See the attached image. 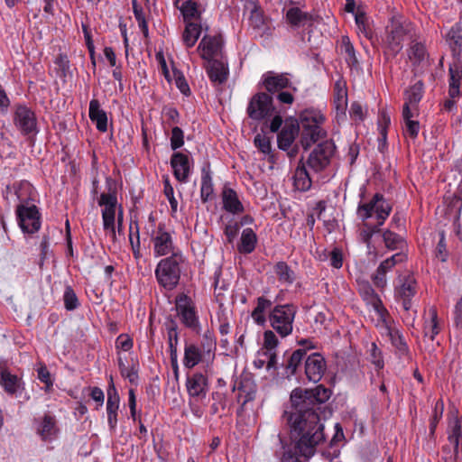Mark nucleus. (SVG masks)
Returning a JSON list of instances; mask_svg holds the SVG:
<instances>
[{
    "label": "nucleus",
    "instance_id": "nucleus-1",
    "mask_svg": "<svg viewBox=\"0 0 462 462\" xmlns=\"http://www.w3.org/2000/svg\"><path fill=\"white\" fill-rule=\"evenodd\" d=\"M282 419L290 428V441L278 435L281 450L275 452L276 456L281 462H302L300 457L310 459L326 439L319 412L290 407L284 411Z\"/></svg>",
    "mask_w": 462,
    "mask_h": 462
},
{
    "label": "nucleus",
    "instance_id": "nucleus-2",
    "mask_svg": "<svg viewBox=\"0 0 462 462\" xmlns=\"http://www.w3.org/2000/svg\"><path fill=\"white\" fill-rule=\"evenodd\" d=\"M416 38L414 25L403 17H392L386 28L385 47L387 51L395 56L398 54L405 41L413 42Z\"/></svg>",
    "mask_w": 462,
    "mask_h": 462
},
{
    "label": "nucleus",
    "instance_id": "nucleus-3",
    "mask_svg": "<svg viewBox=\"0 0 462 462\" xmlns=\"http://www.w3.org/2000/svg\"><path fill=\"white\" fill-rule=\"evenodd\" d=\"M331 395V391L322 384L314 389L296 388L291 393V407L300 411L319 410V405L325 403Z\"/></svg>",
    "mask_w": 462,
    "mask_h": 462
},
{
    "label": "nucleus",
    "instance_id": "nucleus-4",
    "mask_svg": "<svg viewBox=\"0 0 462 462\" xmlns=\"http://www.w3.org/2000/svg\"><path fill=\"white\" fill-rule=\"evenodd\" d=\"M182 256L172 254L171 256L162 259L156 266L155 277L158 283L167 291H172L177 287L180 279V267Z\"/></svg>",
    "mask_w": 462,
    "mask_h": 462
},
{
    "label": "nucleus",
    "instance_id": "nucleus-5",
    "mask_svg": "<svg viewBox=\"0 0 462 462\" xmlns=\"http://www.w3.org/2000/svg\"><path fill=\"white\" fill-rule=\"evenodd\" d=\"M265 127L272 133H278V147L281 150L287 151L293 143L296 136L299 135L300 124L294 117H287L284 122L282 117H273L270 124L265 122Z\"/></svg>",
    "mask_w": 462,
    "mask_h": 462
},
{
    "label": "nucleus",
    "instance_id": "nucleus-6",
    "mask_svg": "<svg viewBox=\"0 0 462 462\" xmlns=\"http://www.w3.org/2000/svg\"><path fill=\"white\" fill-rule=\"evenodd\" d=\"M392 211L391 204L380 193L374 195L367 203H360L357 208V216L362 221L368 220L375 214L378 226L383 225Z\"/></svg>",
    "mask_w": 462,
    "mask_h": 462
},
{
    "label": "nucleus",
    "instance_id": "nucleus-7",
    "mask_svg": "<svg viewBox=\"0 0 462 462\" xmlns=\"http://www.w3.org/2000/svg\"><path fill=\"white\" fill-rule=\"evenodd\" d=\"M296 307L292 304L276 305L269 315L272 328L282 337L291 334Z\"/></svg>",
    "mask_w": 462,
    "mask_h": 462
},
{
    "label": "nucleus",
    "instance_id": "nucleus-8",
    "mask_svg": "<svg viewBox=\"0 0 462 462\" xmlns=\"http://www.w3.org/2000/svg\"><path fill=\"white\" fill-rule=\"evenodd\" d=\"M323 119L324 117H300V143L305 151L327 136V132L319 125Z\"/></svg>",
    "mask_w": 462,
    "mask_h": 462
},
{
    "label": "nucleus",
    "instance_id": "nucleus-9",
    "mask_svg": "<svg viewBox=\"0 0 462 462\" xmlns=\"http://www.w3.org/2000/svg\"><path fill=\"white\" fill-rule=\"evenodd\" d=\"M335 149L336 146L332 140L321 141L309 154L305 163L313 171L320 172L329 165Z\"/></svg>",
    "mask_w": 462,
    "mask_h": 462
},
{
    "label": "nucleus",
    "instance_id": "nucleus-10",
    "mask_svg": "<svg viewBox=\"0 0 462 462\" xmlns=\"http://www.w3.org/2000/svg\"><path fill=\"white\" fill-rule=\"evenodd\" d=\"M16 215L18 224L24 233L33 234L40 229L41 215L35 205L19 204Z\"/></svg>",
    "mask_w": 462,
    "mask_h": 462
},
{
    "label": "nucleus",
    "instance_id": "nucleus-11",
    "mask_svg": "<svg viewBox=\"0 0 462 462\" xmlns=\"http://www.w3.org/2000/svg\"><path fill=\"white\" fill-rule=\"evenodd\" d=\"M175 307L181 322L187 328L198 330L199 327V318L192 300L185 293H180L176 296Z\"/></svg>",
    "mask_w": 462,
    "mask_h": 462
},
{
    "label": "nucleus",
    "instance_id": "nucleus-12",
    "mask_svg": "<svg viewBox=\"0 0 462 462\" xmlns=\"http://www.w3.org/2000/svg\"><path fill=\"white\" fill-rule=\"evenodd\" d=\"M0 385L8 395L23 397L24 401L30 399V395L25 393V383L22 378L4 366H0Z\"/></svg>",
    "mask_w": 462,
    "mask_h": 462
},
{
    "label": "nucleus",
    "instance_id": "nucleus-13",
    "mask_svg": "<svg viewBox=\"0 0 462 462\" xmlns=\"http://www.w3.org/2000/svg\"><path fill=\"white\" fill-rule=\"evenodd\" d=\"M417 293V282L413 275L400 278L399 284L394 289L395 299L402 303V308L408 311L412 307V299Z\"/></svg>",
    "mask_w": 462,
    "mask_h": 462
},
{
    "label": "nucleus",
    "instance_id": "nucleus-14",
    "mask_svg": "<svg viewBox=\"0 0 462 462\" xmlns=\"http://www.w3.org/2000/svg\"><path fill=\"white\" fill-rule=\"evenodd\" d=\"M248 116H280V112L275 110L273 104V98L266 93H257L250 100L247 107Z\"/></svg>",
    "mask_w": 462,
    "mask_h": 462
},
{
    "label": "nucleus",
    "instance_id": "nucleus-15",
    "mask_svg": "<svg viewBox=\"0 0 462 462\" xmlns=\"http://www.w3.org/2000/svg\"><path fill=\"white\" fill-rule=\"evenodd\" d=\"M154 253L157 256L166 255L173 253V241L171 235L166 231L165 224L160 223L157 230L152 237Z\"/></svg>",
    "mask_w": 462,
    "mask_h": 462
},
{
    "label": "nucleus",
    "instance_id": "nucleus-16",
    "mask_svg": "<svg viewBox=\"0 0 462 462\" xmlns=\"http://www.w3.org/2000/svg\"><path fill=\"white\" fill-rule=\"evenodd\" d=\"M223 39L221 35H205L198 47L201 51V57L208 61L216 60L217 56L222 57Z\"/></svg>",
    "mask_w": 462,
    "mask_h": 462
},
{
    "label": "nucleus",
    "instance_id": "nucleus-17",
    "mask_svg": "<svg viewBox=\"0 0 462 462\" xmlns=\"http://www.w3.org/2000/svg\"><path fill=\"white\" fill-rule=\"evenodd\" d=\"M325 358L319 353L310 355L305 360V374L309 381L318 383L326 371Z\"/></svg>",
    "mask_w": 462,
    "mask_h": 462
},
{
    "label": "nucleus",
    "instance_id": "nucleus-18",
    "mask_svg": "<svg viewBox=\"0 0 462 462\" xmlns=\"http://www.w3.org/2000/svg\"><path fill=\"white\" fill-rule=\"evenodd\" d=\"M116 204L117 199L116 194L102 193L100 195L98 205L104 208L102 209L104 229L112 227L113 224H115Z\"/></svg>",
    "mask_w": 462,
    "mask_h": 462
},
{
    "label": "nucleus",
    "instance_id": "nucleus-19",
    "mask_svg": "<svg viewBox=\"0 0 462 462\" xmlns=\"http://www.w3.org/2000/svg\"><path fill=\"white\" fill-rule=\"evenodd\" d=\"M175 178L180 182H187L189 176V160L188 155L182 152H174L171 159Z\"/></svg>",
    "mask_w": 462,
    "mask_h": 462
},
{
    "label": "nucleus",
    "instance_id": "nucleus-20",
    "mask_svg": "<svg viewBox=\"0 0 462 462\" xmlns=\"http://www.w3.org/2000/svg\"><path fill=\"white\" fill-rule=\"evenodd\" d=\"M119 395L115 385L112 383L107 389L106 412L107 422L110 430L114 431L117 424V411L119 408Z\"/></svg>",
    "mask_w": 462,
    "mask_h": 462
},
{
    "label": "nucleus",
    "instance_id": "nucleus-21",
    "mask_svg": "<svg viewBox=\"0 0 462 462\" xmlns=\"http://www.w3.org/2000/svg\"><path fill=\"white\" fill-rule=\"evenodd\" d=\"M187 391L192 397H205L208 392V378L202 373H195L187 378Z\"/></svg>",
    "mask_w": 462,
    "mask_h": 462
},
{
    "label": "nucleus",
    "instance_id": "nucleus-22",
    "mask_svg": "<svg viewBox=\"0 0 462 462\" xmlns=\"http://www.w3.org/2000/svg\"><path fill=\"white\" fill-rule=\"evenodd\" d=\"M223 208L232 214H240L245 211V208L240 201L238 195L233 189L225 186L222 190Z\"/></svg>",
    "mask_w": 462,
    "mask_h": 462
},
{
    "label": "nucleus",
    "instance_id": "nucleus-23",
    "mask_svg": "<svg viewBox=\"0 0 462 462\" xmlns=\"http://www.w3.org/2000/svg\"><path fill=\"white\" fill-rule=\"evenodd\" d=\"M305 356L306 349H296L291 354H288V352L284 354V358L281 365L284 368L287 377L296 374L297 368L301 364Z\"/></svg>",
    "mask_w": 462,
    "mask_h": 462
},
{
    "label": "nucleus",
    "instance_id": "nucleus-24",
    "mask_svg": "<svg viewBox=\"0 0 462 462\" xmlns=\"http://www.w3.org/2000/svg\"><path fill=\"white\" fill-rule=\"evenodd\" d=\"M423 85L420 81L411 86L405 93V103L402 106V116H412L411 107H414L422 97Z\"/></svg>",
    "mask_w": 462,
    "mask_h": 462
},
{
    "label": "nucleus",
    "instance_id": "nucleus-25",
    "mask_svg": "<svg viewBox=\"0 0 462 462\" xmlns=\"http://www.w3.org/2000/svg\"><path fill=\"white\" fill-rule=\"evenodd\" d=\"M207 72L214 83H224L228 75V68L226 62L218 60H212L208 61Z\"/></svg>",
    "mask_w": 462,
    "mask_h": 462
},
{
    "label": "nucleus",
    "instance_id": "nucleus-26",
    "mask_svg": "<svg viewBox=\"0 0 462 462\" xmlns=\"http://www.w3.org/2000/svg\"><path fill=\"white\" fill-rule=\"evenodd\" d=\"M306 165L307 164L303 162V158H301L293 175L294 187L300 191L309 190L312 183L311 177L306 169Z\"/></svg>",
    "mask_w": 462,
    "mask_h": 462
},
{
    "label": "nucleus",
    "instance_id": "nucleus-27",
    "mask_svg": "<svg viewBox=\"0 0 462 462\" xmlns=\"http://www.w3.org/2000/svg\"><path fill=\"white\" fill-rule=\"evenodd\" d=\"M334 107L337 116H345L347 107V89L346 83L337 80L334 88Z\"/></svg>",
    "mask_w": 462,
    "mask_h": 462
},
{
    "label": "nucleus",
    "instance_id": "nucleus-28",
    "mask_svg": "<svg viewBox=\"0 0 462 462\" xmlns=\"http://www.w3.org/2000/svg\"><path fill=\"white\" fill-rule=\"evenodd\" d=\"M59 429L56 426V420L53 416L45 414L40 426L37 428V433L43 441L54 439L58 434Z\"/></svg>",
    "mask_w": 462,
    "mask_h": 462
},
{
    "label": "nucleus",
    "instance_id": "nucleus-29",
    "mask_svg": "<svg viewBox=\"0 0 462 462\" xmlns=\"http://www.w3.org/2000/svg\"><path fill=\"white\" fill-rule=\"evenodd\" d=\"M446 42L448 44L454 56L462 55V28L455 24L446 35Z\"/></svg>",
    "mask_w": 462,
    "mask_h": 462
},
{
    "label": "nucleus",
    "instance_id": "nucleus-30",
    "mask_svg": "<svg viewBox=\"0 0 462 462\" xmlns=\"http://www.w3.org/2000/svg\"><path fill=\"white\" fill-rule=\"evenodd\" d=\"M289 83V79L285 75L274 74L273 72H268L263 80L264 88L271 93H274L287 88Z\"/></svg>",
    "mask_w": 462,
    "mask_h": 462
},
{
    "label": "nucleus",
    "instance_id": "nucleus-31",
    "mask_svg": "<svg viewBox=\"0 0 462 462\" xmlns=\"http://www.w3.org/2000/svg\"><path fill=\"white\" fill-rule=\"evenodd\" d=\"M257 236L252 228H245L242 232L240 244L237 246L241 254H251L256 246Z\"/></svg>",
    "mask_w": 462,
    "mask_h": 462
},
{
    "label": "nucleus",
    "instance_id": "nucleus-32",
    "mask_svg": "<svg viewBox=\"0 0 462 462\" xmlns=\"http://www.w3.org/2000/svg\"><path fill=\"white\" fill-rule=\"evenodd\" d=\"M184 22H199L201 11L199 5L195 0H185L180 7Z\"/></svg>",
    "mask_w": 462,
    "mask_h": 462
},
{
    "label": "nucleus",
    "instance_id": "nucleus-33",
    "mask_svg": "<svg viewBox=\"0 0 462 462\" xmlns=\"http://www.w3.org/2000/svg\"><path fill=\"white\" fill-rule=\"evenodd\" d=\"M202 25L200 23L188 22L186 23L185 30L183 32L182 39L185 45L190 48L195 45L200 36Z\"/></svg>",
    "mask_w": 462,
    "mask_h": 462
},
{
    "label": "nucleus",
    "instance_id": "nucleus-34",
    "mask_svg": "<svg viewBox=\"0 0 462 462\" xmlns=\"http://www.w3.org/2000/svg\"><path fill=\"white\" fill-rule=\"evenodd\" d=\"M274 273L278 281L282 284H292L296 280L294 271L283 261H280L274 265Z\"/></svg>",
    "mask_w": 462,
    "mask_h": 462
},
{
    "label": "nucleus",
    "instance_id": "nucleus-35",
    "mask_svg": "<svg viewBox=\"0 0 462 462\" xmlns=\"http://www.w3.org/2000/svg\"><path fill=\"white\" fill-rule=\"evenodd\" d=\"M286 19L292 27H300L311 21V15L299 7H291L286 13Z\"/></svg>",
    "mask_w": 462,
    "mask_h": 462
},
{
    "label": "nucleus",
    "instance_id": "nucleus-36",
    "mask_svg": "<svg viewBox=\"0 0 462 462\" xmlns=\"http://www.w3.org/2000/svg\"><path fill=\"white\" fill-rule=\"evenodd\" d=\"M340 51L341 53L345 55V60L348 66L353 68H357L359 66L355 48L347 36L342 37Z\"/></svg>",
    "mask_w": 462,
    "mask_h": 462
},
{
    "label": "nucleus",
    "instance_id": "nucleus-37",
    "mask_svg": "<svg viewBox=\"0 0 462 462\" xmlns=\"http://www.w3.org/2000/svg\"><path fill=\"white\" fill-rule=\"evenodd\" d=\"M450 81L448 95L454 99L460 95L459 86L462 79V66H456L449 68Z\"/></svg>",
    "mask_w": 462,
    "mask_h": 462
},
{
    "label": "nucleus",
    "instance_id": "nucleus-38",
    "mask_svg": "<svg viewBox=\"0 0 462 462\" xmlns=\"http://www.w3.org/2000/svg\"><path fill=\"white\" fill-rule=\"evenodd\" d=\"M201 361V352L199 348L193 345H186L184 351L183 364L187 368H192Z\"/></svg>",
    "mask_w": 462,
    "mask_h": 462
},
{
    "label": "nucleus",
    "instance_id": "nucleus-39",
    "mask_svg": "<svg viewBox=\"0 0 462 462\" xmlns=\"http://www.w3.org/2000/svg\"><path fill=\"white\" fill-rule=\"evenodd\" d=\"M394 266L386 259L383 261L378 266L375 273L372 276L374 285L378 288L383 289L386 286V273L390 272Z\"/></svg>",
    "mask_w": 462,
    "mask_h": 462
},
{
    "label": "nucleus",
    "instance_id": "nucleus-40",
    "mask_svg": "<svg viewBox=\"0 0 462 462\" xmlns=\"http://www.w3.org/2000/svg\"><path fill=\"white\" fill-rule=\"evenodd\" d=\"M213 191L214 188L210 171L208 170H206V168H203L200 188V198L203 203H206L209 200L210 196L213 194Z\"/></svg>",
    "mask_w": 462,
    "mask_h": 462
},
{
    "label": "nucleus",
    "instance_id": "nucleus-41",
    "mask_svg": "<svg viewBox=\"0 0 462 462\" xmlns=\"http://www.w3.org/2000/svg\"><path fill=\"white\" fill-rule=\"evenodd\" d=\"M15 126L23 134H36L38 132L36 117H14Z\"/></svg>",
    "mask_w": 462,
    "mask_h": 462
},
{
    "label": "nucleus",
    "instance_id": "nucleus-42",
    "mask_svg": "<svg viewBox=\"0 0 462 462\" xmlns=\"http://www.w3.org/2000/svg\"><path fill=\"white\" fill-rule=\"evenodd\" d=\"M383 239L385 246L390 250L402 249L405 246L404 239L391 230H385L383 233Z\"/></svg>",
    "mask_w": 462,
    "mask_h": 462
},
{
    "label": "nucleus",
    "instance_id": "nucleus-43",
    "mask_svg": "<svg viewBox=\"0 0 462 462\" xmlns=\"http://www.w3.org/2000/svg\"><path fill=\"white\" fill-rule=\"evenodd\" d=\"M168 330V340H169V348H170V356L171 359H175L174 357L177 355V345H178V332H177V324L174 320H171L167 325Z\"/></svg>",
    "mask_w": 462,
    "mask_h": 462
},
{
    "label": "nucleus",
    "instance_id": "nucleus-44",
    "mask_svg": "<svg viewBox=\"0 0 462 462\" xmlns=\"http://www.w3.org/2000/svg\"><path fill=\"white\" fill-rule=\"evenodd\" d=\"M364 294L379 315L383 316L386 312V309L383 307L381 299L371 286L367 285L364 289Z\"/></svg>",
    "mask_w": 462,
    "mask_h": 462
},
{
    "label": "nucleus",
    "instance_id": "nucleus-45",
    "mask_svg": "<svg viewBox=\"0 0 462 462\" xmlns=\"http://www.w3.org/2000/svg\"><path fill=\"white\" fill-rule=\"evenodd\" d=\"M250 382H240L237 385L239 391L237 399L240 402L242 399V406H245L246 402H251L255 397V390L250 385Z\"/></svg>",
    "mask_w": 462,
    "mask_h": 462
},
{
    "label": "nucleus",
    "instance_id": "nucleus-46",
    "mask_svg": "<svg viewBox=\"0 0 462 462\" xmlns=\"http://www.w3.org/2000/svg\"><path fill=\"white\" fill-rule=\"evenodd\" d=\"M265 123L262 127L263 134H257L254 137V143L259 149V151L264 154H269L272 151L271 140L265 135L266 130Z\"/></svg>",
    "mask_w": 462,
    "mask_h": 462
},
{
    "label": "nucleus",
    "instance_id": "nucleus-47",
    "mask_svg": "<svg viewBox=\"0 0 462 462\" xmlns=\"http://www.w3.org/2000/svg\"><path fill=\"white\" fill-rule=\"evenodd\" d=\"M408 55L409 59L414 64L419 65L425 60L427 57V52L423 44H421L420 42H415L411 46Z\"/></svg>",
    "mask_w": 462,
    "mask_h": 462
},
{
    "label": "nucleus",
    "instance_id": "nucleus-48",
    "mask_svg": "<svg viewBox=\"0 0 462 462\" xmlns=\"http://www.w3.org/2000/svg\"><path fill=\"white\" fill-rule=\"evenodd\" d=\"M363 228L360 231V239L363 243L366 244L367 247H370V241L372 236L380 232V226L376 223L375 225H372L367 222V220L363 221Z\"/></svg>",
    "mask_w": 462,
    "mask_h": 462
},
{
    "label": "nucleus",
    "instance_id": "nucleus-49",
    "mask_svg": "<svg viewBox=\"0 0 462 462\" xmlns=\"http://www.w3.org/2000/svg\"><path fill=\"white\" fill-rule=\"evenodd\" d=\"M163 186H164L163 193L169 200V203L171 205V214L173 215L174 213L177 212L178 201L174 197L173 187L171 186L168 176H165L163 178Z\"/></svg>",
    "mask_w": 462,
    "mask_h": 462
},
{
    "label": "nucleus",
    "instance_id": "nucleus-50",
    "mask_svg": "<svg viewBox=\"0 0 462 462\" xmlns=\"http://www.w3.org/2000/svg\"><path fill=\"white\" fill-rule=\"evenodd\" d=\"M430 316V324L429 328H425V336L429 337L431 341L435 339L436 335L439 332V328L438 324V314L435 308H431L429 310Z\"/></svg>",
    "mask_w": 462,
    "mask_h": 462
},
{
    "label": "nucleus",
    "instance_id": "nucleus-51",
    "mask_svg": "<svg viewBox=\"0 0 462 462\" xmlns=\"http://www.w3.org/2000/svg\"><path fill=\"white\" fill-rule=\"evenodd\" d=\"M63 301L67 310H73L79 307L78 297L71 286H66Z\"/></svg>",
    "mask_w": 462,
    "mask_h": 462
},
{
    "label": "nucleus",
    "instance_id": "nucleus-52",
    "mask_svg": "<svg viewBox=\"0 0 462 462\" xmlns=\"http://www.w3.org/2000/svg\"><path fill=\"white\" fill-rule=\"evenodd\" d=\"M355 20L358 31L362 32L365 38L371 39L373 33L369 25L366 23V16L365 13L358 11L355 15Z\"/></svg>",
    "mask_w": 462,
    "mask_h": 462
},
{
    "label": "nucleus",
    "instance_id": "nucleus-53",
    "mask_svg": "<svg viewBox=\"0 0 462 462\" xmlns=\"http://www.w3.org/2000/svg\"><path fill=\"white\" fill-rule=\"evenodd\" d=\"M403 132L411 138H416L420 131V123L417 120H411V117H404L403 119Z\"/></svg>",
    "mask_w": 462,
    "mask_h": 462
},
{
    "label": "nucleus",
    "instance_id": "nucleus-54",
    "mask_svg": "<svg viewBox=\"0 0 462 462\" xmlns=\"http://www.w3.org/2000/svg\"><path fill=\"white\" fill-rule=\"evenodd\" d=\"M279 344V340L272 330H266L263 333V348L261 351H274Z\"/></svg>",
    "mask_w": 462,
    "mask_h": 462
},
{
    "label": "nucleus",
    "instance_id": "nucleus-55",
    "mask_svg": "<svg viewBox=\"0 0 462 462\" xmlns=\"http://www.w3.org/2000/svg\"><path fill=\"white\" fill-rule=\"evenodd\" d=\"M57 73L60 78H65L69 69V61L65 54H59L54 61Z\"/></svg>",
    "mask_w": 462,
    "mask_h": 462
},
{
    "label": "nucleus",
    "instance_id": "nucleus-56",
    "mask_svg": "<svg viewBox=\"0 0 462 462\" xmlns=\"http://www.w3.org/2000/svg\"><path fill=\"white\" fill-rule=\"evenodd\" d=\"M129 239L134 250V254L135 256H137L139 253V247H140V242H139V227L138 223L131 222L130 224V235Z\"/></svg>",
    "mask_w": 462,
    "mask_h": 462
},
{
    "label": "nucleus",
    "instance_id": "nucleus-57",
    "mask_svg": "<svg viewBox=\"0 0 462 462\" xmlns=\"http://www.w3.org/2000/svg\"><path fill=\"white\" fill-rule=\"evenodd\" d=\"M118 367L123 377H125L129 380L130 383H134L137 378V372L134 368H128L123 359L118 357Z\"/></svg>",
    "mask_w": 462,
    "mask_h": 462
},
{
    "label": "nucleus",
    "instance_id": "nucleus-58",
    "mask_svg": "<svg viewBox=\"0 0 462 462\" xmlns=\"http://www.w3.org/2000/svg\"><path fill=\"white\" fill-rule=\"evenodd\" d=\"M37 373H38V379L41 382L45 383V391L49 392L53 385V382L51 379V374L48 371L47 367L45 365H41L37 369Z\"/></svg>",
    "mask_w": 462,
    "mask_h": 462
},
{
    "label": "nucleus",
    "instance_id": "nucleus-59",
    "mask_svg": "<svg viewBox=\"0 0 462 462\" xmlns=\"http://www.w3.org/2000/svg\"><path fill=\"white\" fill-rule=\"evenodd\" d=\"M184 143L183 132L180 127H173L171 131V146L172 150H177Z\"/></svg>",
    "mask_w": 462,
    "mask_h": 462
},
{
    "label": "nucleus",
    "instance_id": "nucleus-60",
    "mask_svg": "<svg viewBox=\"0 0 462 462\" xmlns=\"http://www.w3.org/2000/svg\"><path fill=\"white\" fill-rule=\"evenodd\" d=\"M173 76L176 87L180 89V91L182 94L188 95L189 93V87L182 73L179 70L174 69Z\"/></svg>",
    "mask_w": 462,
    "mask_h": 462
},
{
    "label": "nucleus",
    "instance_id": "nucleus-61",
    "mask_svg": "<svg viewBox=\"0 0 462 462\" xmlns=\"http://www.w3.org/2000/svg\"><path fill=\"white\" fill-rule=\"evenodd\" d=\"M370 357L371 362L378 368L382 369L383 367V360L382 357V352L377 347L375 343H372L370 349Z\"/></svg>",
    "mask_w": 462,
    "mask_h": 462
},
{
    "label": "nucleus",
    "instance_id": "nucleus-62",
    "mask_svg": "<svg viewBox=\"0 0 462 462\" xmlns=\"http://www.w3.org/2000/svg\"><path fill=\"white\" fill-rule=\"evenodd\" d=\"M389 336L391 337L392 344L399 351L405 352L407 350V345L402 337L399 334L398 330H390Z\"/></svg>",
    "mask_w": 462,
    "mask_h": 462
},
{
    "label": "nucleus",
    "instance_id": "nucleus-63",
    "mask_svg": "<svg viewBox=\"0 0 462 462\" xmlns=\"http://www.w3.org/2000/svg\"><path fill=\"white\" fill-rule=\"evenodd\" d=\"M240 225L238 222L230 223L226 226L224 233L226 236L227 243L232 244L238 235Z\"/></svg>",
    "mask_w": 462,
    "mask_h": 462
},
{
    "label": "nucleus",
    "instance_id": "nucleus-64",
    "mask_svg": "<svg viewBox=\"0 0 462 462\" xmlns=\"http://www.w3.org/2000/svg\"><path fill=\"white\" fill-rule=\"evenodd\" d=\"M116 347L129 351L133 347V339L127 334H121L116 338Z\"/></svg>",
    "mask_w": 462,
    "mask_h": 462
}]
</instances>
